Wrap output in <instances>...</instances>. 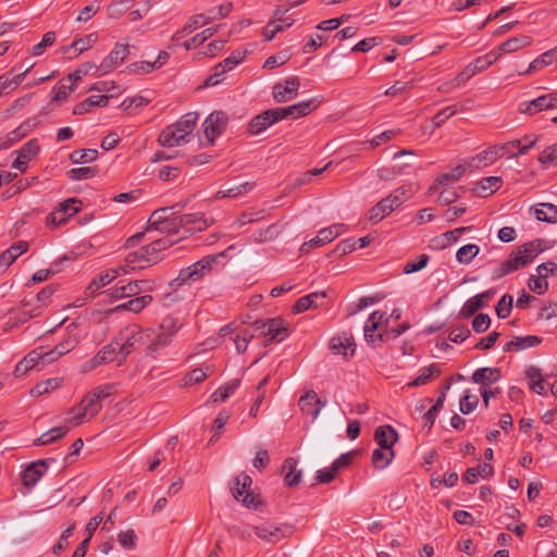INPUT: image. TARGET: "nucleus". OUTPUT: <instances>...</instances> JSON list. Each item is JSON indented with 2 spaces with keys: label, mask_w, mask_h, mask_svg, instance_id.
Wrapping results in <instances>:
<instances>
[{
  "label": "nucleus",
  "mask_w": 557,
  "mask_h": 557,
  "mask_svg": "<svg viewBox=\"0 0 557 557\" xmlns=\"http://www.w3.org/2000/svg\"><path fill=\"white\" fill-rule=\"evenodd\" d=\"M198 114L189 112L181 116L174 124L165 127L159 135V143L163 147H177L187 144L193 138Z\"/></svg>",
  "instance_id": "f257e3e1"
},
{
  "label": "nucleus",
  "mask_w": 557,
  "mask_h": 557,
  "mask_svg": "<svg viewBox=\"0 0 557 557\" xmlns=\"http://www.w3.org/2000/svg\"><path fill=\"white\" fill-rule=\"evenodd\" d=\"M233 9V4L231 2L221 4L216 9H211L207 13H200L191 16L185 25L174 33L171 37L172 41H178L183 37L191 34L194 30L210 24L211 22L226 17Z\"/></svg>",
  "instance_id": "f03ea898"
},
{
  "label": "nucleus",
  "mask_w": 557,
  "mask_h": 557,
  "mask_svg": "<svg viewBox=\"0 0 557 557\" xmlns=\"http://www.w3.org/2000/svg\"><path fill=\"white\" fill-rule=\"evenodd\" d=\"M409 197L410 194L405 186L396 188L368 211V221L372 224L379 223L396 208L400 207Z\"/></svg>",
  "instance_id": "7ed1b4c3"
},
{
  "label": "nucleus",
  "mask_w": 557,
  "mask_h": 557,
  "mask_svg": "<svg viewBox=\"0 0 557 557\" xmlns=\"http://www.w3.org/2000/svg\"><path fill=\"white\" fill-rule=\"evenodd\" d=\"M158 232L163 236L175 238L180 234L177 216H173L172 208H160L151 213L148 219L146 234Z\"/></svg>",
  "instance_id": "20e7f679"
},
{
  "label": "nucleus",
  "mask_w": 557,
  "mask_h": 557,
  "mask_svg": "<svg viewBox=\"0 0 557 557\" xmlns=\"http://www.w3.org/2000/svg\"><path fill=\"white\" fill-rule=\"evenodd\" d=\"M223 256V252L218 255H209L190 264L189 267L182 269L172 284L181 286L200 281L205 275L211 272L214 264H216L218 260Z\"/></svg>",
  "instance_id": "39448f33"
},
{
  "label": "nucleus",
  "mask_w": 557,
  "mask_h": 557,
  "mask_svg": "<svg viewBox=\"0 0 557 557\" xmlns=\"http://www.w3.org/2000/svg\"><path fill=\"white\" fill-rule=\"evenodd\" d=\"M113 341L119 349L117 364H122L134 349L145 346V330L138 325H129L122 330Z\"/></svg>",
  "instance_id": "423d86ee"
},
{
  "label": "nucleus",
  "mask_w": 557,
  "mask_h": 557,
  "mask_svg": "<svg viewBox=\"0 0 557 557\" xmlns=\"http://www.w3.org/2000/svg\"><path fill=\"white\" fill-rule=\"evenodd\" d=\"M252 531L267 543H277L293 533V527L287 523L262 521L252 527Z\"/></svg>",
  "instance_id": "0eeeda50"
},
{
  "label": "nucleus",
  "mask_w": 557,
  "mask_h": 557,
  "mask_svg": "<svg viewBox=\"0 0 557 557\" xmlns=\"http://www.w3.org/2000/svg\"><path fill=\"white\" fill-rule=\"evenodd\" d=\"M253 326L255 332H258V335L264 337L268 343L283 342L288 335L285 322L280 318L259 320L255 322Z\"/></svg>",
  "instance_id": "6e6552de"
},
{
  "label": "nucleus",
  "mask_w": 557,
  "mask_h": 557,
  "mask_svg": "<svg viewBox=\"0 0 557 557\" xmlns=\"http://www.w3.org/2000/svg\"><path fill=\"white\" fill-rule=\"evenodd\" d=\"M177 222L180 234H177V237L174 239L180 240L186 237L188 234L206 230L212 223V220L207 219L203 213L196 212L178 215Z\"/></svg>",
  "instance_id": "1a4fd4ad"
},
{
  "label": "nucleus",
  "mask_w": 557,
  "mask_h": 557,
  "mask_svg": "<svg viewBox=\"0 0 557 557\" xmlns=\"http://www.w3.org/2000/svg\"><path fill=\"white\" fill-rule=\"evenodd\" d=\"M153 289V283L149 280H134L123 285L111 287L108 293L112 299L133 298L141 293Z\"/></svg>",
  "instance_id": "9d476101"
},
{
  "label": "nucleus",
  "mask_w": 557,
  "mask_h": 557,
  "mask_svg": "<svg viewBox=\"0 0 557 557\" xmlns=\"http://www.w3.org/2000/svg\"><path fill=\"white\" fill-rule=\"evenodd\" d=\"M346 230L347 226L342 223H336L331 226L321 228L315 237L311 238L310 240L301 245L300 250L301 252L307 253L313 248L324 246L325 244L331 243L336 237L345 233Z\"/></svg>",
  "instance_id": "9b49d317"
},
{
  "label": "nucleus",
  "mask_w": 557,
  "mask_h": 557,
  "mask_svg": "<svg viewBox=\"0 0 557 557\" xmlns=\"http://www.w3.org/2000/svg\"><path fill=\"white\" fill-rule=\"evenodd\" d=\"M388 318L384 312L373 311L367 319L363 333L369 344H375L382 339V331L387 326Z\"/></svg>",
  "instance_id": "f8f14e48"
},
{
  "label": "nucleus",
  "mask_w": 557,
  "mask_h": 557,
  "mask_svg": "<svg viewBox=\"0 0 557 557\" xmlns=\"http://www.w3.org/2000/svg\"><path fill=\"white\" fill-rule=\"evenodd\" d=\"M150 243L146 246L141 247L144 255L146 257V261L149 264H153L162 260L163 251L172 246L177 239L170 238L169 236H149Z\"/></svg>",
  "instance_id": "ddd939ff"
},
{
  "label": "nucleus",
  "mask_w": 557,
  "mask_h": 557,
  "mask_svg": "<svg viewBox=\"0 0 557 557\" xmlns=\"http://www.w3.org/2000/svg\"><path fill=\"white\" fill-rule=\"evenodd\" d=\"M129 54L128 44L116 42L110 53L97 67L99 75L108 74L120 66Z\"/></svg>",
  "instance_id": "4468645a"
},
{
  "label": "nucleus",
  "mask_w": 557,
  "mask_h": 557,
  "mask_svg": "<svg viewBox=\"0 0 557 557\" xmlns=\"http://www.w3.org/2000/svg\"><path fill=\"white\" fill-rule=\"evenodd\" d=\"M505 147L491 146L475 156L466 158L465 161L470 172L492 165L503 154Z\"/></svg>",
  "instance_id": "2eb2a0df"
},
{
  "label": "nucleus",
  "mask_w": 557,
  "mask_h": 557,
  "mask_svg": "<svg viewBox=\"0 0 557 557\" xmlns=\"http://www.w3.org/2000/svg\"><path fill=\"white\" fill-rule=\"evenodd\" d=\"M251 483V478L242 473L234 479L233 485L231 486L234 498L242 502L248 508L256 507L255 497L250 493Z\"/></svg>",
  "instance_id": "dca6fc26"
},
{
  "label": "nucleus",
  "mask_w": 557,
  "mask_h": 557,
  "mask_svg": "<svg viewBox=\"0 0 557 557\" xmlns=\"http://www.w3.org/2000/svg\"><path fill=\"white\" fill-rule=\"evenodd\" d=\"M158 327L145 330V350L152 358L161 355L162 350L172 342Z\"/></svg>",
  "instance_id": "f3484780"
},
{
  "label": "nucleus",
  "mask_w": 557,
  "mask_h": 557,
  "mask_svg": "<svg viewBox=\"0 0 557 557\" xmlns=\"http://www.w3.org/2000/svg\"><path fill=\"white\" fill-rule=\"evenodd\" d=\"M226 124L227 116L222 111H214L207 116L202 123V127L205 136L210 144L224 132Z\"/></svg>",
  "instance_id": "a211bd4d"
},
{
  "label": "nucleus",
  "mask_w": 557,
  "mask_h": 557,
  "mask_svg": "<svg viewBox=\"0 0 557 557\" xmlns=\"http://www.w3.org/2000/svg\"><path fill=\"white\" fill-rule=\"evenodd\" d=\"M300 82L297 76L287 77L273 86V99L278 103L290 101L297 97Z\"/></svg>",
  "instance_id": "6ab92c4d"
},
{
  "label": "nucleus",
  "mask_w": 557,
  "mask_h": 557,
  "mask_svg": "<svg viewBox=\"0 0 557 557\" xmlns=\"http://www.w3.org/2000/svg\"><path fill=\"white\" fill-rule=\"evenodd\" d=\"M119 358H120V356H119V349H117L116 343H114V341H112L111 343H109L108 345L102 347L90 360L85 362L82 367V371L88 372V371L96 369L97 367H99L101 364H104V363H108L111 361L117 362Z\"/></svg>",
  "instance_id": "aec40b11"
},
{
  "label": "nucleus",
  "mask_w": 557,
  "mask_h": 557,
  "mask_svg": "<svg viewBox=\"0 0 557 557\" xmlns=\"http://www.w3.org/2000/svg\"><path fill=\"white\" fill-rule=\"evenodd\" d=\"M557 109V91L536 97L531 101L521 104V111L529 115L536 114L544 110Z\"/></svg>",
  "instance_id": "412c9836"
},
{
  "label": "nucleus",
  "mask_w": 557,
  "mask_h": 557,
  "mask_svg": "<svg viewBox=\"0 0 557 557\" xmlns=\"http://www.w3.org/2000/svg\"><path fill=\"white\" fill-rule=\"evenodd\" d=\"M298 406L301 412L310 417L313 422L326 406V401L321 400L314 391H309L299 398Z\"/></svg>",
  "instance_id": "4be33fe9"
},
{
  "label": "nucleus",
  "mask_w": 557,
  "mask_h": 557,
  "mask_svg": "<svg viewBox=\"0 0 557 557\" xmlns=\"http://www.w3.org/2000/svg\"><path fill=\"white\" fill-rule=\"evenodd\" d=\"M278 121H282L278 109H270L252 119L248 131L252 135H259Z\"/></svg>",
  "instance_id": "5701e85b"
},
{
  "label": "nucleus",
  "mask_w": 557,
  "mask_h": 557,
  "mask_svg": "<svg viewBox=\"0 0 557 557\" xmlns=\"http://www.w3.org/2000/svg\"><path fill=\"white\" fill-rule=\"evenodd\" d=\"M122 271L120 268L108 269L99 273L86 287V296L94 298L99 294L100 289L113 282Z\"/></svg>",
  "instance_id": "b1692460"
},
{
  "label": "nucleus",
  "mask_w": 557,
  "mask_h": 557,
  "mask_svg": "<svg viewBox=\"0 0 557 557\" xmlns=\"http://www.w3.org/2000/svg\"><path fill=\"white\" fill-rule=\"evenodd\" d=\"M38 151L39 145L37 140L32 139L27 141L16 151V158L12 162V168L24 173L27 170L28 162L38 153Z\"/></svg>",
  "instance_id": "393cba45"
},
{
  "label": "nucleus",
  "mask_w": 557,
  "mask_h": 557,
  "mask_svg": "<svg viewBox=\"0 0 557 557\" xmlns=\"http://www.w3.org/2000/svg\"><path fill=\"white\" fill-rule=\"evenodd\" d=\"M319 102L317 98H311L286 108H277L282 120L287 117L298 119L305 116L317 109Z\"/></svg>",
  "instance_id": "a878e982"
},
{
  "label": "nucleus",
  "mask_w": 557,
  "mask_h": 557,
  "mask_svg": "<svg viewBox=\"0 0 557 557\" xmlns=\"http://www.w3.org/2000/svg\"><path fill=\"white\" fill-rule=\"evenodd\" d=\"M330 348L335 355H342L345 358L355 354L356 345L351 335L346 333L333 336L330 341Z\"/></svg>",
  "instance_id": "bb28decb"
},
{
  "label": "nucleus",
  "mask_w": 557,
  "mask_h": 557,
  "mask_svg": "<svg viewBox=\"0 0 557 557\" xmlns=\"http://www.w3.org/2000/svg\"><path fill=\"white\" fill-rule=\"evenodd\" d=\"M495 295L494 289H488L470 297L462 306L460 314L469 318L473 315L478 310L484 308L487 301Z\"/></svg>",
  "instance_id": "cd10ccee"
},
{
  "label": "nucleus",
  "mask_w": 557,
  "mask_h": 557,
  "mask_svg": "<svg viewBox=\"0 0 557 557\" xmlns=\"http://www.w3.org/2000/svg\"><path fill=\"white\" fill-rule=\"evenodd\" d=\"M40 361H42L44 364H47L45 349L42 347L32 350L21 361H18L14 369V375H24L27 371L33 369Z\"/></svg>",
  "instance_id": "c85d7f7f"
},
{
  "label": "nucleus",
  "mask_w": 557,
  "mask_h": 557,
  "mask_svg": "<svg viewBox=\"0 0 557 557\" xmlns=\"http://www.w3.org/2000/svg\"><path fill=\"white\" fill-rule=\"evenodd\" d=\"M77 344L78 337L76 335H67L62 342L57 344L53 349L45 350L46 363H51L61 356L72 351Z\"/></svg>",
  "instance_id": "c756f323"
},
{
  "label": "nucleus",
  "mask_w": 557,
  "mask_h": 557,
  "mask_svg": "<svg viewBox=\"0 0 557 557\" xmlns=\"http://www.w3.org/2000/svg\"><path fill=\"white\" fill-rule=\"evenodd\" d=\"M47 471V463L45 460H38L32 462L21 475V480L24 486L33 487L42 478Z\"/></svg>",
  "instance_id": "7c9ffc66"
},
{
  "label": "nucleus",
  "mask_w": 557,
  "mask_h": 557,
  "mask_svg": "<svg viewBox=\"0 0 557 557\" xmlns=\"http://www.w3.org/2000/svg\"><path fill=\"white\" fill-rule=\"evenodd\" d=\"M470 172L468 169V165L465 161V159L455 168H453L450 171L443 173L437 176L434 184L430 187V191H434L440 186L447 185L449 183H454L459 181L463 174Z\"/></svg>",
  "instance_id": "2f4dec72"
},
{
  "label": "nucleus",
  "mask_w": 557,
  "mask_h": 557,
  "mask_svg": "<svg viewBox=\"0 0 557 557\" xmlns=\"http://www.w3.org/2000/svg\"><path fill=\"white\" fill-rule=\"evenodd\" d=\"M537 140H539L537 136L530 134V135H525L521 139L510 140V141L502 145L500 147H505V150L503 151V153L508 152L511 148H517L518 151L513 152L509 156V158H515L517 156L525 154L530 149H532L535 146Z\"/></svg>",
  "instance_id": "473e14b6"
},
{
  "label": "nucleus",
  "mask_w": 557,
  "mask_h": 557,
  "mask_svg": "<svg viewBox=\"0 0 557 557\" xmlns=\"http://www.w3.org/2000/svg\"><path fill=\"white\" fill-rule=\"evenodd\" d=\"M374 440L379 447L393 450V446L398 441V434L391 425H382L375 430Z\"/></svg>",
  "instance_id": "72a5a7b5"
},
{
  "label": "nucleus",
  "mask_w": 557,
  "mask_h": 557,
  "mask_svg": "<svg viewBox=\"0 0 557 557\" xmlns=\"http://www.w3.org/2000/svg\"><path fill=\"white\" fill-rule=\"evenodd\" d=\"M27 242L20 240L0 255V271L7 270L21 255L26 252Z\"/></svg>",
  "instance_id": "f704fd0d"
},
{
  "label": "nucleus",
  "mask_w": 557,
  "mask_h": 557,
  "mask_svg": "<svg viewBox=\"0 0 557 557\" xmlns=\"http://www.w3.org/2000/svg\"><path fill=\"white\" fill-rule=\"evenodd\" d=\"M149 265V262L146 261L144 251L141 250V248H139L138 250L128 252L125 257L124 264L120 265L119 268L123 274H128L134 270L144 269Z\"/></svg>",
  "instance_id": "c9c22d12"
},
{
  "label": "nucleus",
  "mask_w": 557,
  "mask_h": 557,
  "mask_svg": "<svg viewBox=\"0 0 557 557\" xmlns=\"http://www.w3.org/2000/svg\"><path fill=\"white\" fill-rule=\"evenodd\" d=\"M152 301L151 295H141V296H135L132 299L116 306L112 311L119 312V311H129L133 313H139L141 312L146 307H148Z\"/></svg>",
  "instance_id": "e433bc0d"
},
{
  "label": "nucleus",
  "mask_w": 557,
  "mask_h": 557,
  "mask_svg": "<svg viewBox=\"0 0 557 557\" xmlns=\"http://www.w3.org/2000/svg\"><path fill=\"white\" fill-rule=\"evenodd\" d=\"M530 210L537 221L549 224L557 223V206L553 203H539L531 207Z\"/></svg>",
  "instance_id": "4c0bfd02"
},
{
  "label": "nucleus",
  "mask_w": 557,
  "mask_h": 557,
  "mask_svg": "<svg viewBox=\"0 0 557 557\" xmlns=\"http://www.w3.org/2000/svg\"><path fill=\"white\" fill-rule=\"evenodd\" d=\"M325 297V292H313L306 296H302L295 304L294 312L300 313L310 308H317L322 305V301Z\"/></svg>",
  "instance_id": "58836bf2"
},
{
  "label": "nucleus",
  "mask_w": 557,
  "mask_h": 557,
  "mask_svg": "<svg viewBox=\"0 0 557 557\" xmlns=\"http://www.w3.org/2000/svg\"><path fill=\"white\" fill-rule=\"evenodd\" d=\"M500 379V371L498 368L484 367L476 369L471 376L474 384L490 385L496 383Z\"/></svg>",
  "instance_id": "ea45409f"
},
{
  "label": "nucleus",
  "mask_w": 557,
  "mask_h": 557,
  "mask_svg": "<svg viewBox=\"0 0 557 557\" xmlns=\"http://www.w3.org/2000/svg\"><path fill=\"white\" fill-rule=\"evenodd\" d=\"M541 343V339L536 336L528 335V336H516L510 342H508L504 350L505 351H520L527 348L534 347Z\"/></svg>",
  "instance_id": "a19ab883"
},
{
  "label": "nucleus",
  "mask_w": 557,
  "mask_h": 557,
  "mask_svg": "<svg viewBox=\"0 0 557 557\" xmlns=\"http://www.w3.org/2000/svg\"><path fill=\"white\" fill-rule=\"evenodd\" d=\"M502 186V178L499 176H488L482 178L476 187L475 193L480 197H486L497 191Z\"/></svg>",
  "instance_id": "79ce46f5"
},
{
  "label": "nucleus",
  "mask_w": 557,
  "mask_h": 557,
  "mask_svg": "<svg viewBox=\"0 0 557 557\" xmlns=\"http://www.w3.org/2000/svg\"><path fill=\"white\" fill-rule=\"evenodd\" d=\"M70 430L67 425L54 426L47 432L42 433L39 437L34 441L35 446L48 445L59 438H62Z\"/></svg>",
  "instance_id": "37998d69"
},
{
  "label": "nucleus",
  "mask_w": 557,
  "mask_h": 557,
  "mask_svg": "<svg viewBox=\"0 0 557 557\" xmlns=\"http://www.w3.org/2000/svg\"><path fill=\"white\" fill-rule=\"evenodd\" d=\"M450 388V385L447 384L444 387V391L440 394L438 398L436 399L435 404L425 412L423 420H424V426L431 429L434 424L436 417L438 412L441 411L445 399H446V391Z\"/></svg>",
  "instance_id": "c03bdc74"
},
{
  "label": "nucleus",
  "mask_w": 557,
  "mask_h": 557,
  "mask_svg": "<svg viewBox=\"0 0 557 557\" xmlns=\"http://www.w3.org/2000/svg\"><path fill=\"white\" fill-rule=\"evenodd\" d=\"M63 383V379L61 377H51L47 379L45 381H41L37 383L32 389H30V396L33 397H39L41 395L48 394L59 387H61Z\"/></svg>",
  "instance_id": "a18cd8bd"
},
{
  "label": "nucleus",
  "mask_w": 557,
  "mask_h": 557,
  "mask_svg": "<svg viewBox=\"0 0 557 557\" xmlns=\"http://www.w3.org/2000/svg\"><path fill=\"white\" fill-rule=\"evenodd\" d=\"M525 379L529 387L539 395L545 394L544 382L541 370L536 367H529L525 371Z\"/></svg>",
  "instance_id": "49530a36"
},
{
  "label": "nucleus",
  "mask_w": 557,
  "mask_h": 557,
  "mask_svg": "<svg viewBox=\"0 0 557 557\" xmlns=\"http://www.w3.org/2000/svg\"><path fill=\"white\" fill-rule=\"evenodd\" d=\"M532 44V38L527 35L512 37L500 45V50L504 53H512L521 50L522 48L529 47Z\"/></svg>",
  "instance_id": "de8ad7c7"
},
{
  "label": "nucleus",
  "mask_w": 557,
  "mask_h": 557,
  "mask_svg": "<svg viewBox=\"0 0 557 557\" xmlns=\"http://www.w3.org/2000/svg\"><path fill=\"white\" fill-rule=\"evenodd\" d=\"M297 460L295 458H287L283 463V471L285 473V482L288 486L299 483L301 471L297 470Z\"/></svg>",
  "instance_id": "09e8293b"
},
{
  "label": "nucleus",
  "mask_w": 557,
  "mask_h": 557,
  "mask_svg": "<svg viewBox=\"0 0 557 557\" xmlns=\"http://www.w3.org/2000/svg\"><path fill=\"white\" fill-rule=\"evenodd\" d=\"M494 473L493 467L488 463L479 465L476 468H469L465 474V481L469 484L476 483L479 476L486 479Z\"/></svg>",
  "instance_id": "8fccbe9b"
},
{
  "label": "nucleus",
  "mask_w": 557,
  "mask_h": 557,
  "mask_svg": "<svg viewBox=\"0 0 557 557\" xmlns=\"http://www.w3.org/2000/svg\"><path fill=\"white\" fill-rule=\"evenodd\" d=\"M555 60H557V47L542 53L536 59H534L530 63L529 69L527 70L525 73H532V72L539 71V70L552 64Z\"/></svg>",
  "instance_id": "3c124183"
},
{
  "label": "nucleus",
  "mask_w": 557,
  "mask_h": 557,
  "mask_svg": "<svg viewBox=\"0 0 557 557\" xmlns=\"http://www.w3.org/2000/svg\"><path fill=\"white\" fill-rule=\"evenodd\" d=\"M394 457V450L379 447L372 451V463L374 468L383 470L392 463Z\"/></svg>",
  "instance_id": "603ef678"
},
{
  "label": "nucleus",
  "mask_w": 557,
  "mask_h": 557,
  "mask_svg": "<svg viewBox=\"0 0 557 557\" xmlns=\"http://www.w3.org/2000/svg\"><path fill=\"white\" fill-rule=\"evenodd\" d=\"M518 257H521L520 264L524 267L533 261V259L541 252L540 244L534 242L527 243L515 250Z\"/></svg>",
  "instance_id": "864d4df0"
},
{
  "label": "nucleus",
  "mask_w": 557,
  "mask_h": 557,
  "mask_svg": "<svg viewBox=\"0 0 557 557\" xmlns=\"http://www.w3.org/2000/svg\"><path fill=\"white\" fill-rule=\"evenodd\" d=\"M219 28H220L219 25L214 26V27H208V28L203 29L202 32L196 34L190 39L184 41L182 46L185 48V50H191L195 47L200 46L203 42H206L209 38H211L218 32Z\"/></svg>",
  "instance_id": "5fc2aeb1"
},
{
  "label": "nucleus",
  "mask_w": 557,
  "mask_h": 557,
  "mask_svg": "<svg viewBox=\"0 0 557 557\" xmlns=\"http://www.w3.org/2000/svg\"><path fill=\"white\" fill-rule=\"evenodd\" d=\"M441 373L440 367L437 364H431L420 370L419 375H417L411 382L408 383V386H422L425 385L432 377L437 376Z\"/></svg>",
  "instance_id": "6e6d98bb"
},
{
  "label": "nucleus",
  "mask_w": 557,
  "mask_h": 557,
  "mask_svg": "<svg viewBox=\"0 0 557 557\" xmlns=\"http://www.w3.org/2000/svg\"><path fill=\"white\" fill-rule=\"evenodd\" d=\"M479 252H480V247L478 245L467 244V245L461 246L456 251V260L460 264L467 265L472 262V260L479 255Z\"/></svg>",
  "instance_id": "4d7b16f0"
},
{
  "label": "nucleus",
  "mask_w": 557,
  "mask_h": 557,
  "mask_svg": "<svg viewBox=\"0 0 557 557\" xmlns=\"http://www.w3.org/2000/svg\"><path fill=\"white\" fill-rule=\"evenodd\" d=\"M239 386L238 380H233L226 383L224 386L218 388L214 393L211 394L210 400L212 403H223L226 400Z\"/></svg>",
  "instance_id": "13d9d810"
},
{
  "label": "nucleus",
  "mask_w": 557,
  "mask_h": 557,
  "mask_svg": "<svg viewBox=\"0 0 557 557\" xmlns=\"http://www.w3.org/2000/svg\"><path fill=\"white\" fill-rule=\"evenodd\" d=\"M486 70V66L482 62L481 58H476L472 62H470L463 71L456 77V81L460 83H465L468 79H470L472 76H474L476 73L482 72Z\"/></svg>",
  "instance_id": "bf43d9fd"
},
{
  "label": "nucleus",
  "mask_w": 557,
  "mask_h": 557,
  "mask_svg": "<svg viewBox=\"0 0 557 557\" xmlns=\"http://www.w3.org/2000/svg\"><path fill=\"white\" fill-rule=\"evenodd\" d=\"M90 419L91 418L88 414H85V412L81 410V404H78L76 407L67 410L64 421L69 424L67 426L71 428L81 425Z\"/></svg>",
  "instance_id": "052dcab7"
},
{
  "label": "nucleus",
  "mask_w": 557,
  "mask_h": 557,
  "mask_svg": "<svg viewBox=\"0 0 557 557\" xmlns=\"http://www.w3.org/2000/svg\"><path fill=\"white\" fill-rule=\"evenodd\" d=\"M98 40V34L97 33H90L75 41L67 48V50L73 49L75 51V54H81L84 51L88 50L90 47H92Z\"/></svg>",
  "instance_id": "680f3d73"
},
{
  "label": "nucleus",
  "mask_w": 557,
  "mask_h": 557,
  "mask_svg": "<svg viewBox=\"0 0 557 557\" xmlns=\"http://www.w3.org/2000/svg\"><path fill=\"white\" fill-rule=\"evenodd\" d=\"M256 336L255 331L252 332L249 329L243 330L240 333L235 336H231V339L235 344L236 351L238 354H243L247 350L249 343Z\"/></svg>",
  "instance_id": "e2e57ef3"
},
{
  "label": "nucleus",
  "mask_w": 557,
  "mask_h": 557,
  "mask_svg": "<svg viewBox=\"0 0 557 557\" xmlns=\"http://www.w3.org/2000/svg\"><path fill=\"white\" fill-rule=\"evenodd\" d=\"M98 158L96 149L75 150L70 154V161L74 164H84L95 161Z\"/></svg>",
  "instance_id": "0e129e2a"
},
{
  "label": "nucleus",
  "mask_w": 557,
  "mask_h": 557,
  "mask_svg": "<svg viewBox=\"0 0 557 557\" xmlns=\"http://www.w3.org/2000/svg\"><path fill=\"white\" fill-rule=\"evenodd\" d=\"M81 410L88 414L91 419L100 411L101 404L97 401V396H92L91 393L87 394L81 400Z\"/></svg>",
  "instance_id": "69168bd1"
},
{
  "label": "nucleus",
  "mask_w": 557,
  "mask_h": 557,
  "mask_svg": "<svg viewBox=\"0 0 557 557\" xmlns=\"http://www.w3.org/2000/svg\"><path fill=\"white\" fill-rule=\"evenodd\" d=\"M74 84H66V81L62 79L52 88V101H64L75 90Z\"/></svg>",
  "instance_id": "338daca9"
},
{
  "label": "nucleus",
  "mask_w": 557,
  "mask_h": 557,
  "mask_svg": "<svg viewBox=\"0 0 557 557\" xmlns=\"http://www.w3.org/2000/svg\"><path fill=\"white\" fill-rule=\"evenodd\" d=\"M539 162L545 166L557 164V143L548 146L540 153Z\"/></svg>",
  "instance_id": "774afa93"
}]
</instances>
